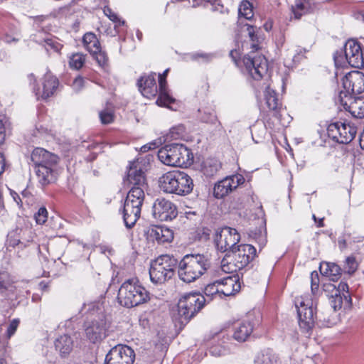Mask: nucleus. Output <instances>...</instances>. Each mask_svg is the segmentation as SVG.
Here are the masks:
<instances>
[{
	"label": "nucleus",
	"instance_id": "1",
	"mask_svg": "<svg viewBox=\"0 0 364 364\" xmlns=\"http://www.w3.org/2000/svg\"><path fill=\"white\" fill-rule=\"evenodd\" d=\"M124 182L133 186L127 193L122 211L124 225L130 229L140 218L145 197L144 190L147 188L141 162L136 161L130 163Z\"/></svg>",
	"mask_w": 364,
	"mask_h": 364
},
{
	"label": "nucleus",
	"instance_id": "2",
	"mask_svg": "<svg viewBox=\"0 0 364 364\" xmlns=\"http://www.w3.org/2000/svg\"><path fill=\"white\" fill-rule=\"evenodd\" d=\"M205 298L197 293H190L182 296L173 315L176 326L183 328L189 321L203 307Z\"/></svg>",
	"mask_w": 364,
	"mask_h": 364
},
{
	"label": "nucleus",
	"instance_id": "3",
	"mask_svg": "<svg viewBox=\"0 0 364 364\" xmlns=\"http://www.w3.org/2000/svg\"><path fill=\"white\" fill-rule=\"evenodd\" d=\"M160 189L166 193L186 196L193 189L191 177L181 171H168L163 174L159 180Z\"/></svg>",
	"mask_w": 364,
	"mask_h": 364
},
{
	"label": "nucleus",
	"instance_id": "4",
	"mask_svg": "<svg viewBox=\"0 0 364 364\" xmlns=\"http://www.w3.org/2000/svg\"><path fill=\"white\" fill-rule=\"evenodd\" d=\"M210 262L204 255H186L178 265V277L186 283L200 278L210 268Z\"/></svg>",
	"mask_w": 364,
	"mask_h": 364
},
{
	"label": "nucleus",
	"instance_id": "5",
	"mask_svg": "<svg viewBox=\"0 0 364 364\" xmlns=\"http://www.w3.org/2000/svg\"><path fill=\"white\" fill-rule=\"evenodd\" d=\"M256 255V249L249 244H241L221 261V269L226 273H233L245 267Z\"/></svg>",
	"mask_w": 364,
	"mask_h": 364
},
{
	"label": "nucleus",
	"instance_id": "6",
	"mask_svg": "<svg viewBox=\"0 0 364 364\" xmlns=\"http://www.w3.org/2000/svg\"><path fill=\"white\" fill-rule=\"evenodd\" d=\"M117 299L121 306L132 308L146 303L149 299V294L137 282L128 279L119 289Z\"/></svg>",
	"mask_w": 364,
	"mask_h": 364
},
{
	"label": "nucleus",
	"instance_id": "7",
	"mask_svg": "<svg viewBox=\"0 0 364 364\" xmlns=\"http://www.w3.org/2000/svg\"><path fill=\"white\" fill-rule=\"evenodd\" d=\"M158 158L167 166H183L190 165L192 163L193 154L183 144H171L159 150Z\"/></svg>",
	"mask_w": 364,
	"mask_h": 364
},
{
	"label": "nucleus",
	"instance_id": "8",
	"mask_svg": "<svg viewBox=\"0 0 364 364\" xmlns=\"http://www.w3.org/2000/svg\"><path fill=\"white\" fill-rule=\"evenodd\" d=\"M296 307L297 308L299 325L304 333H309L312 330L315 324V319H316L317 324L322 327H329L333 324V321L330 317L326 318L322 314L316 315L314 317L313 307L308 306V304H306L303 300L296 301Z\"/></svg>",
	"mask_w": 364,
	"mask_h": 364
},
{
	"label": "nucleus",
	"instance_id": "9",
	"mask_svg": "<svg viewBox=\"0 0 364 364\" xmlns=\"http://www.w3.org/2000/svg\"><path fill=\"white\" fill-rule=\"evenodd\" d=\"M177 260L168 255L159 256L151 262L149 269L151 281L154 284H163L171 279L175 272Z\"/></svg>",
	"mask_w": 364,
	"mask_h": 364
},
{
	"label": "nucleus",
	"instance_id": "10",
	"mask_svg": "<svg viewBox=\"0 0 364 364\" xmlns=\"http://www.w3.org/2000/svg\"><path fill=\"white\" fill-rule=\"evenodd\" d=\"M240 240V235L236 229L225 227L218 230L215 236L216 248L221 252L230 253L234 250Z\"/></svg>",
	"mask_w": 364,
	"mask_h": 364
},
{
	"label": "nucleus",
	"instance_id": "11",
	"mask_svg": "<svg viewBox=\"0 0 364 364\" xmlns=\"http://www.w3.org/2000/svg\"><path fill=\"white\" fill-rule=\"evenodd\" d=\"M58 161V156L51 154L50 157H46V159H43L41 165L36 166V174L38 182L43 186L53 183L57 179Z\"/></svg>",
	"mask_w": 364,
	"mask_h": 364
},
{
	"label": "nucleus",
	"instance_id": "12",
	"mask_svg": "<svg viewBox=\"0 0 364 364\" xmlns=\"http://www.w3.org/2000/svg\"><path fill=\"white\" fill-rule=\"evenodd\" d=\"M356 133L355 126L343 122L331 123L327 127L328 136L339 144L350 143L355 138Z\"/></svg>",
	"mask_w": 364,
	"mask_h": 364
},
{
	"label": "nucleus",
	"instance_id": "13",
	"mask_svg": "<svg viewBox=\"0 0 364 364\" xmlns=\"http://www.w3.org/2000/svg\"><path fill=\"white\" fill-rule=\"evenodd\" d=\"M107 323L104 316H99L85 324L86 338L92 343L101 342L107 337Z\"/></svg>",
	"mask_w": 364,
	"mask_h": 364
},
{
	"label": "nucleus",
	"instance_id": "14",
	"mask_svg": "<svg viewBox=\"0 0 364 364\" xmlns=\"http://www.w3.org/2000/svg\"><path fill=\"white\" fill-rule=\"evenodd\" d=\"M243 63L248 73L255 80H261L267 73V60L264 55L248 54L244 57Z\"/></svg>",
	"mask_w": 364,
	"mask_h": 364
},
{
	"label": "nucleus",
	"instance_id": "15",
	"mask_svg": "<svg viewBox=\"0 0 364 364\" xmlns=\"http://www.w3.org/2000/svg\"><path fill=\"white\" fill-rule=\"evenodd\" d=\"M134 351L125 345H117L107 354L105 364H133Z\"/></svg>",
	"mask_w": 364,
	"mask_h": 364
},
{
	"label": "nucleus",
	"instance_id": "16",
	"mask_svg": "<svg viewBox=\"0 0 364 364\" xmlns=\"http://www.w3.org/2000/svg\"><path fill=\"white\" fill-rule=\"evenodd\" d=\"M338 102L353 117H364V97H355L347 95L346 92H340Z\"/></svg>",
	"mask_w": 364,
	"mask_h": 364
},
{
	"label": "nucleus",
	"instance_id": "17",
	"mask_svg": "<svg viewBox=\"0 0 364 364\" xmlns=\"http://www.w3.org/2000/svg\"><path fill=\"white\" fill-rule=\"evenodd\" d=\"M152 214L160 221L171 220L177 216V208L171 201L165 198H158L154 203Z\"/></svg>",
	"mask_w": 364,
	"mask_h": 364
},
{
	"label": "nucleus",
	"instance_id": "18",
	"mask_svg": "<svg viewBox=\"0 0 364 364\" xmlns=\"http://www.w3.org/2000/svg\"><path fill=\"white\" fill-rule=\"evenodd\" d=\"M244 182L245 178L240 174L228 176L215 185L213 195L216 198H223Z\"/></svg>",
	"mask_w": 364,
	"mask_h": 364
},
{
	"label": "nucleus",
	"instance_id": "19",
	"mask_svg": "<svg viewBox=\"0 0 364 364\" xmlns=\"http://www.w3.org/2000/svg\"><path fill=\"white\" fill-rule=\"evenodd\" d=\"M343 87L348 95L360 94L364 91V74L360 71H351L343 78Z\"/></svg>",
	"mask_w": 364,
	"mask_h": 364
},
{
	"label": "nucleus",
	"instance_id": "20",
	"mask_svg": "<svg viewBox=\"0 0 364 364\" xmlns=\"http://www.w3.org/2000/svg\"><path fill=\"white\" fill-rule=\"evenodd\" d=\"M344 48L349 65L356 68H360L364 65L363 54L358 42L353 40L348 41L344 46Z\"/></svg>",
	"mask_w": 364,
	"mask_h": 364
},
{
	"label": "nucleus",
	"instance_id": "21",
	"mask_svg": "<svg viewBox=\"0 0 364 364\" xmlns=\"http://www.w3.org/2000/svg\"><path fill=\"white\" fill-rule=\"evenodd\" d=\"M58 85V78L52 75L50 72H47L42 79V90L38 87H34L33 91L38 99L46 100L54 95Z\"/></svg>",
	"mask_w": 364,
	"mask_h": 364
},
{
	"label": "nucleus",
	"instance_id": "22",
	"mask_svg": "<svg viewBox=\"0 0 364 364\" xmlns=\"http://www.w3.org/2000/svg\"><path fill=\"white\" fill-rule=\"evenodd\" d=\"M137 85L139 91L145 97L151 98L155 97L158 93L155 74L141 77L137 82Z\"/></svg>",
	"mask_w": 364,
	"mask_h": 364
},
{
	"label": "nucleus",
	"instance_id": "23",
	"mask_svg": "<svg viewBox=\"0 0 364 364\" xmlns=\"http://www.w3.org/2000/svg\"><path fill=\"white\" fill-rule=\"evenodd\" d=\"M149 237L159 243L170 242L173 239L171 230L164 226H152L148 230Z\"/></svg>",
	"mask_w": 364,
	"mask_h": 364
},
{
	"label": "nucleus",
	"instance_id": "24",
	"mask_svg": "<svg viewBox=\"0 0 364 364\" xmlns=\"http://www.w3.org/2000/svg\"><path fill=\"white\" fill-rule=\"evenodd\" d=\"M28 231L27 229L23 230L21 228H16L8 233L6 240V248L9 250V247H18L19 249H23L27 247L30 240H23L22 235H24L25 232Z\"/></svg>",
	"mask_w": 364,
	"mask_h": 364
},
{
	"label": "nucleus",
	"instance_id": "25",
	"mask_svg": "<svg viewBox=\"0 0 364 364\" xmlns=\"http://www.w3.org/2000/svg\"><path fill=\"white\" fill-rule=\"evenodd\" d=\"M255 364H284L279 355L271 348L260 351L255 358Z\"/></svg>",
	"mask_w": 364,
	"mask_h": 364
},
{
	"label": "nucleus",
	"instance_id": "26",
	"mask_svg": "<svg viewBox=\"0 0 364 364\" xmlns=\"http://www.w3.org/2000/svg\"><path fill=\"white\" fill-rule=\"evenodd\" d=\"M324 291L331 294L328 296L329 304L334 311L341 309L344 297L336 290V287L332 284H324Z\"/></svg>",
	"mask_w": 364,
	"mask_h": 364
},
{
	"label": "nucleus",
	"instance_id": "27",
	"mask_svg": "<svg viewBox=\"0 0 364 364\" xmlns=\"http://www.w3.org/2000/svg\"><path fill=\"white\" fill-rule=\"evenodd\" d=\"M264 95L267 107L269 110L274 112V116L278 117L282 105L279 102L277 93L274 90L271 89L269 85L265 87Z\"/></svg>",
	"mask_w": 364,
	"mask_h": 364
},
{
	"label": "nucleus",
	"instance_id": "28",
	"mask_svg": "<svg viewBox=\"0 0 364 364\" xmlns=\"http://www.w3.org/2000/svg\"><path fill=\"white\" fill-rule=\"evenodd\" d=\"M253 331V326L249 321H242L234 327L233 338L239 342H244Z\"/></svg>",
	"mask_w": 364,
	"mask_h": 364
},
{
	"label": "nucleus",
	"instance_id": "29",
	"mask_svg": "<svg viewBox=\"0 0 364 364\" xmlns=\"http://www.w3.org/2000/svg\"><path fill=\"white\" fill-rule=\"evenodd\" d=\"M222 296H228L235 294L240 289V285L231 277H228L220 281L219 285Z\"/></svg>",
	"mask_w": 364,
	"mask_h": 364
},
{
	"label": "nucleus",
	"instance_id": "30",
	"mask_svg": "<svg viewBox=\"0 0 364 364\" xmlns=\"http://www.w3.org/2000/svg\"><path fill=\"white\" fill-rule=\"evenodd\" d=\"M55 347L63 357L67 356L73 350V341L67 334L59 336L55 341Z\"/></svg>",
	"mask_w": 364,
	"mask_h": 364
},
{
	"label": "nucleus",
	"instance_id": "31",
	"mask_svg": "<svg viewBox=\"0 0 364 364\" xmlns=\"http://www.w3.org/2000/svg\"><path fill=\"white\" fill-rule=\"evenodd\" d=\"M319 269L321 274L330 277L332 281H336L341 274L340 267L333 262L321 263Z\"/></svg>",
	"mask_w": 364,
	"mask_h": 364
},
{
	"label": "nucleus",
	"instance_id": "32",
	"mask_svg": "<svg viewBox=\"0 0 364 364\" xmlns=\"http://www.w3.org/2000/svg\"><path fill=\"white\" fill-rule=\"evenodd\" d=\"M244 28H245V31L247 32V35L252 41L251 44V48H252V53H255V51L258 50L259 47V43H260V38L258 35L259 31L260 30L259 28L252 26L249 23H245L243 26Z\"/></svg>",
	"mask_w": 364,
	"mask_h": 364
},
{
	"label": "nucleus",
	"instance_id": "33",
	"mask_svg": "<svg viewBox=\"0 0 364 364\" xmlns=\"http://www.w3.org/2000/svg\"><path fill=\"white\" fill-rule=\"evenodd\" d=\"M82 42L85 48L91 53H96L100 51V43L93 33H86L83 38Z\"/></svg>",
	"mask_w": 364,
	"mask_h": 364
},
{
	"label": "nucleus",
	"instance_id": "34",
	"mask_svg": "<svg viewBox=\"0 0 364 364\" xmlns=\"http://www.w3.org/2000/svg\"><path fill=\"white\" fill-rule=\"evenodd\" d=\"M220 280H217L213 283L208 284L204 289V295L205 302H210L214 299H221L222 295L219 287Z\"/></svg>",
	"mask_w": 364,
	"mask_h": 364
},
{
	"label": "nucleus",
	"instance_id": "35",
	"mask_svg": "<svg viewBox=\"0 0 364 364\" xmlns=\"http://www.w3.org/2000/svg\"><path fill=\"white\" fill-rule=\"evenodd\" d=\"M239 23H242V18L246 20H250L254 16L252 4L248 0H243L240 4L239 9Z\"/></svg>",
	"mask_w": 364,
	"mask_h": 364
},
{
	"label": "nucleus",
	"instance_id": "36",
	"mask_svg": "<svg viewBox=\"0 0 364 364\" xmlns=\"http://www.w3.org/2000/svg\"><path fill=\"white\" fill-rule=\"evenodd\" d=\"M36 41L44 46L47 50L53 49L55 52H59L63 47V45L58 42L56 38L49 36H47L42 39H36Z\"/></svg>",
	"mask_w": 364,
	"mask_h": 364
},
{
	"label": "nucleus",
	"instance_id": "37",
	"mask_svg": "<svg viewBox=\"0 0 364 364\" xmlns=\"http://www.w3.org/2000/svg\"><path fill=\"white\" fill-rule=\"evenodd\" d=\"M51 154V152L39 147L33 150L31 154V161L34 165L35 171L36 170V166L41 165L43 159H46V157H50Z\"/></svg>",
	"mask_w": 364,
	"mask_h": 364
},
{
	"label": "nucleus",
	"instance_id": "38",
	"mask_svg": "<svg viewBox=\"0 0 364 364\" xmlns=\"http://www.w3.org/2000/svg\"><path fill=\"white\" fill-rule=\"evenodd\" d=\"M198 111L200 114V119L203 122L215 124L217 121V117L213 109L206 108L203 110L199 109Z\"/></svg>",
	"mask_w": 364,
	"mask_h": 364
},
{
	"label": "nucleus",
	"instance_id": "39",
	"mask_svg": "<svg viewBox=\"0 0 364 364\" xmlns=\"http://www.w3.org/2000/svg\"><path fill=\"white\" fill-rule=\"evenodd\" d=\"M85 61V57L81 53L73 54L69 61V65L72 68L78 70L81 68Z\"/></svg>",
	"mask_w": 364,
	"mask_h": 364
},
{
	"label": "nucleus",
	"instance_id": "40",
	"mask_svg": "<svg viewBox=\"0 0 364 364\" xmlns=\"http://www.w3.org/2000/svg\"><path fill=\"white\" fill-rule=\"evenodd\" d=\"M159 95L156 103L160 106H168L174 102V99L171 97L167 90L158 91Z\"/></svg>",
	"mask_w": 364,
	"mask_h": 364
},
{
	"label": "nucleus",
	"instance_id": "41",
	"mask_svg": "<svg viewBox=\"0 0 364 364\" xmlns=\"http://www.w3.org/2000/svg\"><path fill=\"white\" fill-rule=\"evenodd\" d=\"M333 60L335 65L337 68L345 67L347 64L348 65V60L345 55V50H343L341 49L340 50H337L333 55Z\"/></svg>",
	"mask_w": 364,
	"mask_h": 364
},
{
	"label": "nucleus",
	"instance_id": "42",
	"mask_svg": "<svg viewBox=\"0 0 364 364\" xmlns=\"http://www.w3.org/2000/svg\"><path fill=\"white\" fill-rule=\"evenodd\" d=\"M12 286V281L9 274L6 272H0V292L3 293Z\"/></svg>",
	"mask_w": 364,
	"mask_h": 364
},
{
	"label": "nucleus",
	"instance_id": "43",
	"mask_svg": "<svg viewBox=\"0 0 364 364\" xmlns=\"http://www.w3.org/2000/svg\"><path fill=\"white\" fill-rule=\"evenodd\" d=\"M91 55H93L100 66L103 68H106L108 66V57L105 52L101 50V48H100V51H97L96 53H91Z\"/></svg>",
	"mask_w": 364,
	"mask_h": 364
},
{
	"label": "nucleus",
	"instance_id": "44",
	"mask_svg": "<svg viewBox=\"0 0 364 364\" xmlns=\"http://www.w3.org/2000/svg\"><path fill=\"white\" fill-rule=\"evenodd\" d=\"M34 218L37 224L43 225L48 219V211L45 207H41L34 215Z\"/></svg>",
	"mask_w": 364,
	"mask_h": 364
},
{
	"label": "nucleus",
	"instance_id": "45",
	"mask_svg": "<svg viewBox=\"0 0 364 364\" xmlns=\"http://www.w3.org/2000/svg\"><path fill=\"white\" fill-rule=\"evenodd\" d=\"M100 121L104 124H110L114 121V113L112 110L104 109L100 112Z\"/></svg>",
	"mask_w": 364,
	"mask_h": 364
},
{
	"label": "nucleus",
	"instance_id": "46",
	"mask_svg": "<svg viewBox=\"0 0 364 364\" xmlns=\"http://www.w3.org/2000/svg\"><path fill=\"white\" fill-rule=\"evenodd\" d=\"M336 290H339V293L341 294V295L344 297V300L346 304L348 306H350L351 299L350 297V295L348 294V286L345 282H341L338 284V287H336Z\"/></svg>",
	"mask_w": 364,
	"mask_h": 364
},
{
	"label": "nucleus",
	"instance_id": "47",
	"mask_svg": "<svg viewBox=\"0 0 364 364\" xmlns=\"http://www.w3.org/2000/svg\"><path fill=\"white\" fill-rule=\"evenodd\" d=\"M292 11L294 13V17L297 19H299L303 14L307 12V8L303 3L299 2L292 7Z\"/></svg>",
	"mask_w": 364,
	"mask_h": 364
},
{
	"label": "nucleus",
	"instance_id": "48",
	"mask_svg": "<svg viewBox=\"0 0 364 364\" xmlns=\"http://www.w3.org/2000/svg\"><path fill=\"white\" fill-rule=\"evenodd\" d=\"M319 287V276L317 272L314 271L311 274V289L313 294H316Z\"/></svg>",
	"mask_w": 364,
	"mask_h": 364
},
{
	"label": "nucleus",
	"instance_id": "49",
	"mask_svg": "<svg viewBox=\"0 0 364 364\" xmlns=\"http://www.w3.org/2000/svg\"><path fill=\"white\" fill-rule=\"evenodd\" d=\"M19 323L20 320L18 318H14L11 321L6 330V337L8 338H10L13 335H14L19 326Z\"/></svg>",
	"mask_w": 364,
	"mask_h": 364
},
{
	"label": "nucleus",
	"instance_id": "50",
	"mask_svg": "<svg viewBox=\"0 0 364 364\" xmlns=\"http://www.w3.org/2000/svg\"><path fill=\"white\" fill-rule=\"evenodd\" d=\"M347 272L349 274L355 272L358 268V263L354 257H348L346 260Z\"/></svg>",
	"mask_w": 364,
	"mask_h": 364
},
{
	"label": "nucleus",
	"instance_id": "51",
	"mask_svg": "<svg viewBox=\"0 0 364 364\" xmlns=\"http://www.w3.org/2000/svg\"><path fill=\"white\" fill-rule=\"evenodd\" d=\"M104 13L113 22H119V23H122V24L124 23V21H121L117 15L114 14L109 7H105Z\"/></svg>",
	"mask_w": 364,
	"mask_h": 364
},
{
	"label": "nucleus",
	"instance_id": "52",
	"mask_svg": "<svg viewBox=\"0 0 364 364\" xmlns=\"http://www.w3.org/2000/svg\"><path fill=\"white\" fill-rule=\"evenodd\" d=\"M85 80L81 76L77 77L72 85L73 89L78 92L84 87Z\"/></svg>",
	"mask_w": 364,
	"mask_h": 364
},
{
	"label": "nucleus",
	"instance_id": "53",
	"mask_svg": "<svg viewBox=\"0 0 364 364\" xmlns=\"http://www.w3.org/2000/svg\"><path fill=\"white\" fill-rule=\"evenodd\" d=\"M226 349L225 348H219L218 346H212L210 349V353L215 356L223 355L226 353Z\"/></svg>",
	"mask_w": 364,
	"mask_h": 364
},
{
	"label": "nucleus",
	"instance_id": "54",
	"mask_svg": "<svg viewBox=\"0 0 364 364\" xmlns=\"http://www.w3.org/2000/svg\"><path fill=\"white\" fill-rule=\"evenodd\" d=\"M295 52H296V55L294 57V60L298 61L301 59V56L304 55V53H306V52H308V50L298 46L297 48L296 49Z\"/></svg>",
	"mask_w": 364,
	"mask_h": 364
},
{
	"label": "nucleus",
	"instance_id": "55",
	"mask_svg": "<svg viewBox=\"0 0 364 364\" xmlns=\"http://www.w3.org/2000/svg\"><path fill=\"white\" fill-rule=\"evenodd\" d=\"M6 136V128L3 121L0 119V144H2Z\"/></svg>",
	"mask_w": 364,
	"mask_h": 364
},
{
	"label": "nucleus",
	"instance_id": "56",
	"mask_svg": "<svg viewBox=\"0 0 364 364\" xmlns=\"http://www.w3.org/2000/svg\"><path fill=\"white\" fill-rule=\"evenodd\" d=\"M193 58L196 60L201 58L203 61H208L211 58V55L206 53H196L193 55Z\"/></svg>",
	"mask_w": 364,
	"mask_h": 364
},
{
	"label": "nucleus",
	"instance_id": "57",
	"mask_svg": "<svg viewBox=\"0 0 364 364\" xmlns=\"http://www.w3.org/2000/svg\"><path fill=\"white\" fill-rule=\"evenodd\" d=\"M159 90H167L166 88V78L163 77V75H159Z\"/></svg>",
	"mask_w": 364,
	"mask_h": 364
},
{
	"label": "nucleus",
	"instance_id": "58",
	"mask_svg": "<svg viewBox=\"0 0 364 364\" xmlns=\"http://www.w3.org/2000/svg\"><path fill=\"white\" fill-rule=\"evenodd\" d=\"M28 81H29V83L30 85H33V87H38L37 85H36V78L35 77V75L33 74H29L28 75Z\"/></svg>",
	"mask_w": 364,
	"mask_h": 364
},
{
	"label": "nucleus",
	"instance_id": "59",
	"mask_svg": "<svg viewBox=\"0 0 364 364\" xmlns=\"http://www.w3.org/2000/svg\"><path fill=\"white\" fill-rule=\"evenodd\" d=\"M5 168V159L2 154L0 153V176L4 172Z\"/></svg>",
	"mask_w": 364,
	"mask_h": 364
},
{
	"label": "nucleus",
	"instance_id": "60",
	"mask_svg": "<svg viewBox=\"0 0 364 364\" xmlns=\"http://www.w3.org/2000/svg\"><path fill=\"white\" fill-rule=\"evenodd\" d=\"M359 143L360 148L364 150V129L360 136Z\"/></svg>",
	"mask_w": 364,
	"mask_h": 364
},
{
	"label": "nucleus",
	"instance_id": "61",
	"mask_svg": "<svg viewBox=\"0 0 364 364\" xmlns=\"http://www.w3.org/2000/svg\"><path fill=\"white\" fill-rule=\"evenodd\" d=\"M152 145H153L152 144H149L144 145V146H143L141 148V151L142 152H146V151H149V150H150V149H151V146H152Z\"/></svg>",
	"mask_w": 364,
	"mask_h": 364
},
{
	"label": "nucleus",
	"instance_id": "62",
	"mask_svg": "<svg viewBox=\"0 0 364 364\" xmlns=\"http://www.w3.org/2000/svg\"><path fill=\"white\" fill-rule=\"evenodd\" d=\"M318 227H323V219H320V220H319V222H318Z\"/></svg>",
	"mask_w": 364,
	"mask_h": 364
},
{
	"label": "nucleus",
	"instance_id": "63",
	"mask_svg": "<svg viewBox=\"0 0 364 364\" xmlns=\"http://www.w3.org/2000/svg\"><path fill=\"white\" fill-rule=\"evenodd\" d=\"M168 72V69L166 70L161 75H163V77L166 78Z\"/></svg>",
	"mask_w": 364,
	"mask_h": 364
},
{
	"label": "nucleus",
	"instance_id": "64",
	"mask_svg": "<svg viewBox=\"0 0 364 364\" xmlns=\"http://www.w3.org/2000/svg\"><path fill=\"white\" fill-rule=\"evenodd\" d=\"M137 36H138V38L140 39V38H141V33H138V34H137Z\"/></svg>",
	"mask_w": 364,
	"mask_h": 364
}]
</instances>
